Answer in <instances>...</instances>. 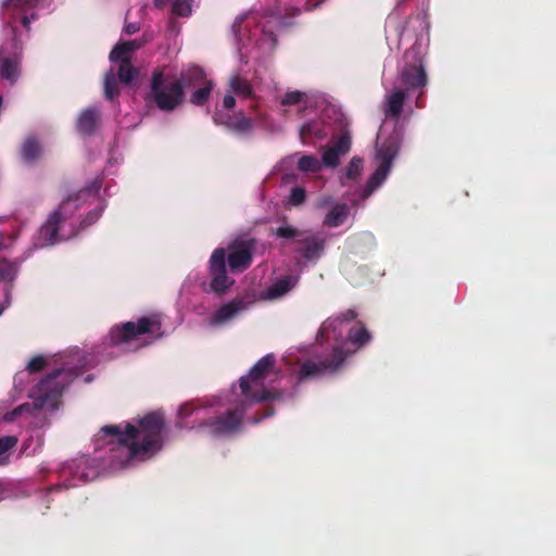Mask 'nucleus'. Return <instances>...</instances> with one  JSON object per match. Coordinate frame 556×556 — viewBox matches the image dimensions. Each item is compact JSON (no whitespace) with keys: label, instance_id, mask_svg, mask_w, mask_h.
Returning a JSON list of instances; mask_svg holds the SVG:
<instances>
[{"label":"nucleus","instance_id":"nucleus-45","mask_svg":"<svg viewBox=\"0 0 556 556\" xmlns=\"http://www.w3.org/2000/svg\"><path fill=\"white\" fill-rule=\"evenodd\" d=\"M139 29H140V26L136 22L126 24L125 28H124V30L127 35H134V34L138 33Z\"/></svg>","mask_w":556,"mask_h":556},{"label":"nucleus","instance_id":"nucleus-28","mask_svg":"<svg viewBox=\"0 0 556 556\" xmlns=\"http://www.w3.org/2000/svg\"><path fill=\"white\" fill-rule=\"evenodd\" d=\"M214 84L212 80L194 88L195 90L190 94V102L197 106H203L210 99Z\"/></svg>","mask_w":556,"mask_h":556},{"label":"nucleus","instance_id":"nucleus-15","mask_svg":"<svg viewBox=\"0 0 556 556\" xmlns=\"http://www.w3.org/2000/svg\"><path fill=\"white\" fill-rule=\"evenodd\" d=\"M101 124V112L96 106L84 110L76 121V129L84 137L92 136Z\"/></svg>","mask_w":556,"mask_h":556},{"label":"nucleus","instance_id":"nucleus-22","mask_svg":"<svg viewBox=\"0 0 556 556\" xmlns=\"http://www.w3.org/2000/svg\"><path fill=\"white\" fill-rule=\"evenodd\" d=\"M0 76L11 81H15L18 76V61L4 55L2 48L0 49Z\"/></svg>","mask_w":556,"mask_h":556},{"label":"nucleus","instance_id":"nucleus-31","mask_svg":"<svg viewBox=\"0 0 556 556\" xmlns=\"http://www.w3.org/2000/svg\"><path fill=\"white\" fill-rule=\"evenodd\" d=\"M298 167L301 172L318 173L321 169V164L314 155H303L298 162Z\"/></svg>","mask_w":556,"mask_h":556},{"label":"nucleus","instance_id":"nucleus-41","mask_svg":"<svg viewBox=\"0 0 556 556\" xmlns=\"http://www.w3.org/2000/svg\"><path fill=\"white\" fill-rule=\"evenodd\" d=\"M17 443V438L14 435H4L0 438V455L13 448Z\"/></svg>","mask_w":556,"mask_h":556},{"label":"nucleus","instance_id":"nucleus-51","mask_svg":"<svg viewBox=\"0 0 556 556\" xmlns=\"http://www.w3.org/2000/svg\"><path fill=\"white\" fill-rule=\"evenodd\" d=\"M36 18H37V15H36V14H31L30 16L23 15V16H22L21 22H22L23 26H24L27 30H29V24H30V21H31V20H36Z\"/></svg>","mask_w":556,"mask_h":556},{"label":"nucleus","instance_id":"nucleus-11","mask_svg":"<svg viewBox=\"0 0 556 556\" xmlns=\"http://www.w3.org/2000/svg\"><path fill=\"white\" fill-rule=\"evenodd\" d=\"M345 354L343 350L336 346L332 353L324 361H306L301 365L300 378H312L317 377L327 371H336L345 361Z\"/></svg>","mask_w":556,"mask_h":556},{"label":"nucleus","instance_id":"nucleus-35","mask_svg":"<svg viewBox=\"0 0 556 556\" xmlns=\"http://www.w3.org/2000/svg\"><path fill=\"white\" fill-rule=\"evenodd\" d=\"M304 232L305 230H300L292 226H283L278 227L275 231V235L278 238L293 239L295 242L299 243V239L303 237Z\"/></svg>","mask_w":556,"mask_h":556},{"label":"nucleus","instance_id":"nucleus-30","mask_svg":"<svg viewBox=\"0 0 556 556\" xmlns=\"http://www.w3.org/2000/svg\"><path fill=\"white\" fill-rule=\"evenodd\" d=\"M138 75V70L131 65V62L124 61L119 63L117 77L123 84H130Z\"/></svg>","mask_w":556,"mask_h":556},{"label":"nucleus","instance_id":"nucleus-33","mask_svg":"<svg viewBox=\"0 0 556 556\" xmlns=\"http://www.w3.org/2000/svg\"><path fill=\"white\" fill-rule=\"evenodd\" d=\"M109 59L113 63H124V61L131 62V52L127 50L126 45L119 42L112 49Z\"/></svg>","mask_w":556,"mask_h":556},{"label":"nucleus","instance_id":"nucleus-20","mask_svg":"<svg viewBox=\"0 0 556 556\" xmlns=\"http://www.w3.org/2000/svg\"><path fill=\"white\" fill-rule=\"evenodd\" d=\"M357 314L354 309H346L336 318H328L325 320L318 331V336L325 339H329L330 331H336L337 324L349 323L356 318Z\"/></svg>","mask_w":556,"mask_h":556},{"label":"nucleus","instance_id":"nucleus-32","mask_svg":"<svg viewBox=\"0 0 556 556\" xmlns=\"http://www.w3.org/2000/svg\"><path fill=\"white\" fill-rule=\"evenodd\" d=\"M39 2L40 0H4L2 7L7 11H25L37 7Z\"/></svg>","mask_w":556,"mask_h":556},{"label":"nucleus","instance_id":"nucleus-14","mask_svg":"<svg viewBox=\"0 0 556 556\" xmlns=\"http://www.w3.org/2000/svg\"><path fill=\"white\" fill-rule=\"evenodd\" d=\"M351 149V137L349 134H342L331 147L325 150L321 162L327 167H337L341 155L346 154Z\"/></svg>","mask_w":556,"mask_h":556},{"label":"nucleus","instance_id":"nucleus-34","mask_svg":"<svg viewBox=\"0 0 556 556\" xmlns=\"http://www.w3.org/2000/svg\"><path fill=\"white\" fill-rule=\"evenodd\" d=\"M17 275V267L15 264L5 258L0 260V281L12 282Z\"/></svg>","mask_w":556,"mask_h":556},{"label":"nucleus","instance_id":"nucleus-47","mask_svg":"<svg viewBox=\"0 0 556 556\" xmlns=\"http://www.w3.org/2000/svg\"><path fill=\"white\" fill-rule=\"evenodd\" d=\"M223 104L226 109L230 110L236 105V99L231 94H226L223 99Z\"/></svg>","mask_w":556,"mask_h":556},{"label":"nucleus","instance_id":"nucleus-17","mask_svg":"<svg viewBox=\"0 0 556 556\" xmlns=\"http://www.w3.org/2000/svg\"><path fill=\"white\" fill-rule=\"evenodd\" d=\"M181 86V89H194L201 85L207 83L210 79L206 77L205 72L198 65L189 66L184 70L179 77L175 79Z\"/></svg>","mask_w":556,"mask_h":556},{"label":"nucleus","instance_id":"nucleus-9","mask_svg":"<svg viewBox=\"0 0 556 556\" xmlns=\"http://www.w3.org/2000/svg\"><path fill=\"white\" fill-rule=\"evenodd\" d=\"M208 274L211 276L210 288L216 294H224L235 283V280L227 275L226 250L217 248L208 260Z\"/></svg>","mask_w":556,"mask_h":556},{"label":"nucleus","instance_id":"nucleus-6","mask_svg":"<svg viewBox=\"0 0 556 556\" xmlns=\"http://www.w3.org/2000/svg\"><path fill=\"white\" fill-rule=\"evenodd\" d=\"M160 330L161 323L156 317L143 316L138 323L127 321L113 326L105 340L109 345L117 346L132 341L138 336L154 333Z\"/></svg>","mask_w":556,"mask_h":556},{"label":"nucleus","instance_id":"nucleus-54","mask_svg":"<svg viewBox=\"0 0 556 556\" xmlns=\"http://www.w3.org/2000/svg\"><path fill=\"white\" fill-rule=\"evenodd\" d=\"M169 0H154V5L157 9L164 8Z\"/></svg>","mask_w":556,"mask_h":556},{"label":"nucleus","instance_id":"nucleus-27","mask_svg":"<svg viewBox=\"0 0 556 556\" xmlns=\"http://www.w3.org/2000/svg\"><path fill=\"white\" fill-rule=\"evenodd\" d=\"M348 337L351 343L357 348L364 346L371 339L370 332L361 321H357L356 325L349 330Z\"/></svg>","mask_w":556,"mask_h":556},{"label":"nucleus","instance_id":"nucleus-12","mask_svg":"<svg viewBox=\"0 0 556 556\" xmlns=\"http://www.w3.org/2000/svg\"><path fill=\"white\" fill-rule=\"evenodd\" d=\"M214 123L225 126L229 131L239 136H250L253 132V121L245 116L243 112L227 114L225 116L215 115Z\"/></svg>","mask_w":556,"mask_h":556},{"label":"nucleus","instance_id":"nucleus-42","mask_svg":"<svg viewBox=\"0 0 556 556\" xmlns=\"http://www.w3.org/2000/svg\"><path fill=\"white\" fill-rule=\"evenodd\" d=\"M100 216V213L96 210H92L88 213L86 218L80 224V229H85L86 227L94 224Z\"/></svg>","mask_w":556,"mask_h":556},{"label":"nucleus","instance_id":"nucleus-24","mask_svg":"<svg viewBox=\"0 0 556 556\" xmlns=\"http://www.w3.org/2000/svg\"><path fill=\"white\" fill-rule=\"evenodd\" d=\"M42 149L35 137H28L22 146V157L27 163L37 161L41 155Z\"/></svg>","mask_w":556,"mask_h":556},{"label":"nucleus","instance_id":"nucleus-44","mask_svg":"<svg viewBox=\"0 0 556 556\" xmlns=\"http://www.w3.org/2000/svg\"><path fill=\"white\" fill-rule=\"evenodd\" d=\"M275 414V410H274V407L271 406H268L265 408V412L264 414H261V415H257L255 416L253 419H252V422L253 424H258L260 421H262L264 418H267V417H270Z\"/></svg>","mask_w":556,"mask_h":556},{"label":"nucleus","instance_id":"nucleus-1","mask_svg":"<svg viewBox=\"0 0 556 556\" xmlns=\"http://www.w3.org/2000/svg\"><path fill=\"white\" fill-rule=\"evenodd\" d=\"M164 430L163 415L151 412L140 418L137 426L127 424L123 429L119 425H108L101 428L100 433L110 438V444L127 448L129 458H142L163 447Z\"/></svg>","mask_w":556,"mask_h":556},{"label":"nucleus","instance_id":"nucleus-10","mask_svg":"<svg viewBox=\"0 0 556 556\" xmlns=\"http://www.w3.org/2000/svg\"><path fill=\"white\" fill-rule=\"evenodd\" d=\"M255 244V239L250 238L236 239L228 245L229 254L226 260L231 273H242L251 266Z\"/></svg>","mask_w":556,"mask_h":556},{"label":"nucleus","instance_id":"nucleus-18","mask_svg":"<svg viewBox=\"0 0 556 556\" xmlns=\"http://www.w3.org/2000/svg\"><path fill=\"white\" fill-rule=\"evenodd\" d=\"M407 92L403 89L395 88L386 97V117L399 119L402 112Z\"/></svg>","mask_w":556,"mask_h":556},{"label":"nucleus","instance_id":"nucleus-46","mask_svg":"<svg viewBox=\"0 0 556 556\" xmlns=\"http://www.w3.org/2000/svg\"><path fill=\"white\" fill-rule=\"evenodd\" d=\"M312 132H313V125L311 123H306L305 125H303L301 127V130H300L301 139L304 141V138L306 136H309Z\"/></svg>","mask_w":556,"mask_h":556},{"label":"nucleus","instance_id":"nucleus-43","mask_svg":"<svg viewBox=\"0 0 556 556\" xmlns=\"http://www.w3.org/2000/svg\"><path fill=\"white\" fill-rule=\"evenodd\" d=\"M101 185L99 182H93L91 186L80 190V194L83 195H92L94 197L100 190Z\"/></svg>","mask_w":556,"mask_h":556},{"label":"nucleus","instance_id":"nucleus-55","mask_svg":"<svg viewBox=\"0 0 556 556\" xmlns=\"http://www.w3.org/2000/svg\"><path fill=\"white\" fill-rule=\"evenodd\" d=\"M93 380V375L88 374L86 377L83 378V382H91Z\"/></svg>","mask_w":556,"mask_h":556},{"label":"nucleus","instance_id":"nucleus-4","mask_svg":"<svg viewBox=\"0 0 556 556\" xmlns=\"http://www.w3.org/2000/svg\"><path fill=\"white\" fill-rule=\"evenodd\" d=\"M275 367L276 357L273 353L266 354L260 358L250 369L249 375L241 377L239 380L242 395L252 402H266L281 397L280 392H271L264 389L252 391V384L262 387L264 379L271 372H275Z\"/></svg>","mask_w":556,"mask_h":556},{"label":"nucleus","instance_id":"nucleus-40","mask_svg":"<svg viewBox=\"0 0 556 556\" xmlns=\"http://www.w3.org/2000/svg\"><path fill=\"white\" fill-rule=\"evenodd\" d=\"M46 365H47L46 358L41 355H37L28 362L26 368L30 374H35V372H39V371L43 370Z\"/></svg>","mask_w":556,"mask_h":556},{"label":"nucleus","instance_id":"nucleus-3","mask_svg":"<svg viewBox=\"0 0 556 556\" xmlns=\"http://www.w3.org/2000/svg\"><path fill=\"white\" fill-rule=\"evenodd\" d=\"M65 375L64 368H58L48 374L31 390V403H24L17 406L21 414H33L34 410L55 409L59 406L60 397L64 391V382L59 378Z\"/></svg>","mask_w":556,"mask_h":556},{"label":"nucleus","instance_id":"nucleus-29","mask_svg":"<svg viewBox=\"0 0 556 556\" xmlns=\"http://www.w3.org/2000/svg\"><path fill=\"white\" fill-rule=\"evenodd\" d=\"M119 94V88L116 81V74L110 70L104 77V97L108 100H114Z\"/></svg>","mask_w":556,"mask_h":556},{"label":"nucleus","instance_id":"nucleus-38","mask_svg":"<svg viewBox=\"0 0 556 556\" xmlns=\"http://www.w3.org/2000/svg\"><path fill=\"white\" fill-rule=\"evenodd\" d=\"M172 12L175 15L186 17L191 13L190 0H174L172 4Z\"/></svg>","mask_w":556,"mask_h":556},{"label":"nucleus","instance_id":"nucleus-39","mask_svg":"<svg viewBox=\"0 0 556 556\" xmlns=\"http://www.w3.org/2000/svg\"><path fill=\"white\" fill-rule=\"evenodd\" d=\"M305 98V93L299 90L287 92L280 101V104L283 106L287 105H296L301 103Z\"/></svg>","mask_w":556,"mask_h":556},{"label":"nucleus","instance_id":"nucleus-7","mask_svg":"<svg viewBox=\"0 0 556 556\" xmlns=\"http://www.w3.org/2000/svg\"><path fill=\"white\" fill-rule=\"evenodd\" d=\"M243 421V409H228L223 414L206 419L201 427L215 437H229L241 430Z\"/></svg>","mask_w":556,"mask_h":556},{"label":"nucleus","instance_id":"nucleus-2","mask_svg":"<svg viewBox=\"0 0 556 556\" xmlns=\"http://www.w3.org/2000/svg\"><path fill=\"white\" fill-rule=\"evenodd\" d=\"M186 92L175 79L167 80L164 72L156 68L152 72L150 90L146 97L148 103L154 104L162 112H174L181 106Z\"/></svg>","mask_w":556,"mask_h":556},{"label":"nucleus","instance_id":"nucleus-37","mask_svg":"<svg viewBox=\"0 0 556 556\" xmlns=\"http://www.w3.org/2000/svg\"><path fill=\"white\" fill-rule=\"evenodd\" d=\"M306 200V190L303 187L296 186L291 189L288 203L291 206H300Z\"/></svg>","mask_w":556,"mask_h":556},{"label":"nucleus","instance_id":"nucleus-56","mask_svg":"<svg viewBox=\"0 0 556 556\" xmlns=\"http://www.w3.org/2000/svg\"><path fill=\"white\" fill-rule=\"evenodd\" d=\"M2 241H3V235L0 233V245L2 244Z\"/></svg>","mask_w":556,"mask_h":556},{"label":"nucleus","instance_id":"nucleus-23","mask_svg":"<svg viewBox=\"0 0 556 556\" xmlns=\"http://www.w3.org/2000/svg\"><path fill=\"white\" fill-rule=\"evenodd\" d=\"M350 208L345 203L336 204L331 207L324 219V224L328 227H339L348 218Z\"/></svg>","mask_w":556,"mask_h":556},{"label":"nucleus","instance_id":"nucleus-16","mask_svg":"<svg viewBox=\"0 0 556 556\" xmlns=\"http://www.w3.org/2000/svg\"><path fill=\"white\" fill-rule=\"evenodd\" d=\"M247 308V303L242 299H235L223 304L212 316L211 325L220 326Z\"/></svg>","mask_w":556,"mask_h":556},{"label":"nucleus","instance_id":"nucleus-48","mask_svg":"<svg viewBox=\"0 0 556 556\" xmlns=\"http://www.w3.org/2000/svg\"><path fill=\"white\" fill-rule=\"evenodd\" d=\"M123 45H126L127 50H129L131 53L141 47V42L138 40L123 41Z\"/></svg>","mask_w":556,"mask_h":556},{"label":"nucleus","instance_id":"nucleus-52","mask_svg":"<svg viewBox=\"0 0 556 556\" xmlns=\"http://www.w3.org/2000/svg\"><path fill=\"white\" fill-rule=\"evenodd\" d=\"M424 89L419 90V94L416 98L415 104L417 108L422 109L425 106L424 100H422Z\"/></svg>","mask_w":556,"mask_h":556},{"label":"nucleus","instance_id":"nucleus-36","mask_svg":"<svg viewBox=\"0 0 556 556\" xmlns=\"http://www.w3.org/2000/svg\"><path fill=\"white\" fill-rule=\"evenodd\" d=\"M363 170V160L358 156H353L350 161L345 176L349 179H356Z\"/></svg>","mask_w":556,"mask_h":556},{"label":"nucleus","instance_id":"nucleus-19","mask_svg":"<svg viewBox=\"0 0 556 556\" xmlns=\"http://www.w3.org/2000/svg\"><path fill=\"white\" fill-rule=\"evenodd\" d=\"M63 220L59 211H54L46 222V224L40 228V238L43 241V244L50 245L54 244L59 241V230L60 224Z\"/></svg>","mask_w":556,"mask_h":556},{"label":"nucleus","instance_id":"nucleus-26","mask_svg":"<svg viewBox=\"0 0 556 556\" xmlns=\"http://www.w3.org/2000/svg\"><path fill=\"white\" fill-rule=\"evenodd\" d=\"M229 87L238 96H241L243 98H252L253 97V86L252 84L239 76V75H232L229 79Z\"/></svg>","mask_w":556,"mask_h":556},{"label":"nucleus","instance_id":"nucleus-8","mask_svg":"<svg viewBox=\"0 0 556 556\" xmlns=\"http://www.w3.org/2000/svg\"><path fill=\"white\" fill-rule=\"evenodd\" d=\"M405 56H412L413 62L403 66L400 74L401 84L406 92L424 89L428 84V76L419 52L410 49L406 51Z\"/></svg>","mask_w":556,"mask_h":556},{"label":"nucleus","instance_id":"nucleus-53","mask_svg":"<svg viewBox=\"0 0 556 556\" xmlns=\"http://www.w3.org/2000/svg\"><path fill=\"white\" fill-rule=\"evenodd\" d=\"M323 1H324V0H318V1H316L315 3H312V4H311V0H307V2H306V5H307V7H306V10L312 11V10H314V9L318 8V7L321 4V2H323Z\"/></svg>","mask_w":556,"mask_h":556},{"label":"nucleus","instance_id":"nucleus-21","mask_svg":"<svg viewBox=\"0 0 556 556\" xmlns=\"http://www.w3.org/2000/svg\"><path fill=\"white\" fill-rule=\"evenodd\" d=\"M299 278L296 276H285L273 283L268 290L267 295L269 299H277L287 294L298 283Z\"/></svg>","mask_w":556,"mask_h":556},{"label":"nucleus","instance_id":"nucleus-13","mask_svg":"<svg viewBox=\"0 0 556 556\" xmlns=\"http://www.w3.org/2000/svg\"><path fill=\"white\" fill-rule=\"evenodd\" d=\"M302 244L296 251L307 261L317 260L321 256L326 247V239L319 236L311 235L305 231L303 237L299 239Z\"/></svg>","mask_w":556,"mask_h":556},{"label":"nucleus","instance_id":"nucleus-50","mask_svg":"<svg viewBox=\"0 0 556 556\" xmlns=\"http://www.w3.org/2000/svg\"><path fill=\"white\" fill-rule=\"evenodd\" d=\"M21 415V412L15 407L13 410L7 413L4 418L7 421H14Z\"/></svg>","mask_w":556,"mask_h":556},{"label":"nucleus","instance_id":"nucleus-5","mask_svg":"<svg viewBox=\"0 0 556 556\" xmlns=\"http://www.w3.org/2000/svg\"><path fill=\"white\" fill-rule=\"evenodd\" d=\"M402 143V135L400 131L394 130L384 141L377 151V157L380 161L379 166L369 177L362 197L368 198L376 189H378L388 177L392 162L396 157Z\"/></svg>","mask_w":556,"mask_h":556},{"label":"nucleus","instance_id":"nucleus-25","mask_svg":"<svg viewBox=\"0 0 556 556\" xmlns=\"http://www.w3.org/2000/svg\"><path fill=\"white\" fill-rule=\"evenodd\" d=\"M74 362H77L79 363V367L78 366H72V371H71V375H72V383L74 381H78L79 377L84 374V371L86 369H88L90 366H91V361H90V357L88 355H86L85 353L78 351V350H73L72 349V364Z\"/></svg>","mask_w":556,"mask_h":556},{"label":"nucleus","instance_id":"nucleus-49","mask_svg":"<svg viewBox=\"0 0 556 556\" xmlns=\"http://www.w3.org/2000/svg\"><path fill=\"white\" fill-rule=\"evenodd\" d=\"M192 408L190 407L189 404H184L180 406L179 408V415L185 418V417H188L192 414Z\"/></svg>","mask_w":556,"mask_h":556}]
</instances>
